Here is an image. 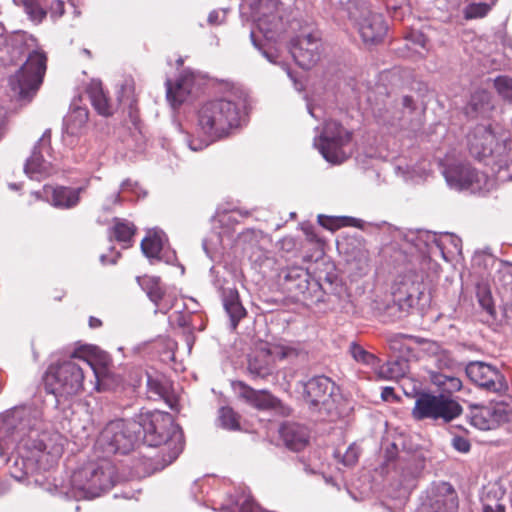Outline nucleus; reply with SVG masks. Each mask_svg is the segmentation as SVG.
Instances as JSON below:
<instances>
[{
  "label": "nucleus",
  "instance_id": "f257e3e1",
  "mask_svg": "<svg viewBox=\"0 0 512 512\" xmlns=\"http://www.w3.org/2000/svg\"><path fill=\"white\" fill-rule=\"evenodd\" d=\"M246 102L247 94L241 88L233 86L224 96L201 103L195 111V123L197 132L206 141L197 145L190 141L189 147L198 151L210 142L228 137L240 126L241 113Z\"/></svg>",
  "mask_w": 512,
  "mask_h": 512
},
{
  "label": "nucleus",
  "instance_id": "f03ea898",
  "mask_svg": "<svg viewBox=\"0 0 512 512\" xmlns=\"http://www.w3.org/2000/svg\"><path fill=\"white\" fill-rule=\"evenodd\" d=\"M94 347L81 346L74 350L69 360L51 364L43 377L45 389L57 398H69L78 395L84 390L86 369L93 372L95 388L101 391L103 379L92 366L87 357Z\"/></svg>",
  "mask_w": 512,
  "mask_h": 512
},
{
  "label": "nucleus",
  "instance_id": "7ed1b4c3",
  "mask_svg": "<svg viewBox=\"0 0 512 512\" xmlns=\"http://www.w3.org/2000/svg\"><path fill=\"white\" fill-rule=\"evenodd\" d=\"M139 425V433L143 431V440L149 446H161V452H168L167 464L172 463L182 452L183 443L180 435H171L172 419L168 413H150L141 417Z\"/></svg>",
  "mask_w": 512,
  "mask_h": 512
},
{
  "label": "nucleus",
  "instance_id": "20e7f679",
  "mask_svg": "<svg viewBox=\"0 0 512 512\" xmlns=\"http://www.w3.org/2000/svg\"><path fill=\"white\" fill-rule=\"evenodd\" d=\"M47 69V56L34 50L20 69L10 77L9 85L16 99L26 105L37 94Z\"/></svg>",
  "mask_w": 512,
  "mask_h": 512
},
{
  "label": "nucleus",
  "instance_id": "39448f33",
  "mask_svg": "<svg viewBox=\"0 0 512 512\" xmlns=\"http://www.w3.org/2000/svg\"><path fill=\"white\" fill-rule=\"evenodd\" d=\"M462 411L461 405L446 395L423 392L415 400L412 416L415 420L442 419L444 422H450Z\"/></svg>",
  "mask_w": 512,
  "mask_h": 512
},
{
  "label": "nucleus",
  "instance_id": "423d86ee",
  "mask_svg": "<svg viewBox=\"0 0 512 512\" xmlns=\"http://www.w3.org/2000/svg\"><path fill=\"white\" fill-rule=\"evenodd\" d=\"M139 439V425L130 420L109 422L100 434V442L108 453L126 454Z\"/></svg>",
  "mask_w": 512,
  "mask_h": 512
},
{
  "label": "nucleus",
  "instance_id": "0eeeda50",
  "mask_svg": "<svg viewBox=\"0 0 512 512\" xmlns=\"http://www.w3.org/2000/svg\"><path fill=\"white\" fill-rule=\"evenodd\" d=\"M352 137V131L347 130L341 123L334 120L326 121L319 136V151L328 162L343 163L347 159L343 148L351 142Z\"/></svg>",
  "mask_w": 512,
  "mask_h": 512
},
{
  "label": "nucleus",
  "instance_id": "6e6552de",
  "mask_svg": "<svg viewBox=\"0 0 512 512\" xmlns=\"http://www.w3.org/2000/svg\"><path fill=\"white\" fill-rule=\"evenodd\" d=\"M72 482L78 489L99 496L114 486V468L109 463H90L73 473Z\"/></svg>",
  "mask_w": 512,
  "mask_h": 512
},
{
  "label": "nucleus",
  "instance_id": "1a4fd4ad",
  "mask_svg": "<svg viewBox=\"0 0 512 512\" xmlns=\"http://www.w3.org/2000/svg\"><path fill=\"white\" fill-rule=\"evenodd\" d=\"M301 386L303 400L311 411L329 413L332 410L336 384L329 377L314 376Z\"/></svg>",
  "mask_w": 512,
  "mask_h": 512
},
{
  "label": "nucleus",
  "instance_id": "9d476101",
  "mask_svg": "<svg viewBox=\"0 0 512 512\" xmlns=\"http://www.w3.org/2000/svg\"><path fill=\"white\" fill-rule=\"evenodd\" d=\"M422 275L415 271H408L399 275L391 286L393 302L402 311H408L417 306L424 295Z\"/></svg>",
  "mask_w": 512,
  "mask_h": 512
},
{
  "label": "nucleus",
  "instance_id": "9b49d317",
  "mask_svg": "<svg viewBox=\"0 0 512 512\" xmlns=\"http://www.w3.org/2000/svg\"><path fill=\"white\" fill-rule=\"evenodd\" d=\"M508 140H498L494 132L486 126H477L468 135V149L479 161L490 158L492 162L507 151Z\"/></svg>",
  "mask_w": 512,
  "mask_h": 512
},
{
  "label": "nucleus",
  "instance_id": "f8f14e48",
  "mask_svg": "<svg viewBox=\"0 0 512 512\" xmlns=\"http://www.w3.org/2000/svg\"><path fill=\"white\" fill-rule=\"evenodd\" d=\"M137 283L146 293L149 300L155 306V313H168L177 302V295L174 290L166 287L161 282L160 277L156 276H138Z\"/></svg>",
  "mask_w": 512,
  "mask_h": 512
},
{
  "label": "nucleus",
  "instance_id": "ddd939ff",
  "mask_svg": "<svg viewBox=\"0 0 512 512\" xmlns=\"http://www.w3.org/2000/svg\"><path fill=\"white\" fill-rule=\"evenodd\" d=\"M275 355L280 359L297 357L299 351L291 346H276L273 349L266 345L255 350L248 361L249 372L260 378H266L272 373V356Z\"/></svg>",
  "mask_w": 512,
  "mask_h": 512
},
{
  "label": "nucleus",
  "instance_id": "4468645a",
  "mask_svg": "<svg viewBox=\"0 0 512 512\" xmlns=\"http://www.w3.org/2000/svg\"><path fill=\"white\" fill-rule=\"evenodd\" d=\"M466 374L471 381L487 391L500 393L507 389L503 375L489 364L472 362L466 367Z\"/></svg>",
  "mask_w": 512,
  "mask_h": 512
},
{
  "label": "nucleus",
  "instance_id": "2eb2a0df",
  "mask_svg": "<svg viewBox=\"0 0 512 512\" xmlns=\"http://www.w3.org/2000/svg\"><path fill=\"white\" fill-rule=\"evenodd\" d=\"M320 40L312 34L298 36L291 40L290 51L296 63L311 68L319 59Z\"/></svg>",
  "mask_w": 512,
  "mask_h": 512
},
{
  "label": "nucleus",
  "instance_id": "dca6fc26",
  "mask_svg": "<svg viewBox=\"0 0 512 512\" xmlns=\"http://www.w3.org/2000/svg\"><path fill=\"white\" fill-rule=\"evenodd\" d=\"M85 192L84 187L52 186L45 185L43 193L46 200L55 208L69 210L75 208L81 201V194Z\"/></svg>",
  "mask_w": 512,
  "mask_h": 512
},
{
  "label": "nucleus",
  "instance_id": "f3484780",
  "mask_svg": "<svg viewBox=\"0 0 512 512\" xmlns=\"http://www.w3.org/2000/svg\"><path fill=\"white\" fill-rule=\"evenodd\" d=\"M232 386L240 398L258 410L276 409L281 406L280 399L267 390H255L243 381H235Z\"/></svg>",
  "mask_w": 512,
  "mask_h": 512
},
{
  "label": "nucleus",
  "instance_id": "a211bd4d",
  "mask_svg": "<svg viewBox=\"0 0 512 512\" xmlns=\"http://www.w3.org/2000/svg\"><path fill=\"white\" fill-rule=\"evenodd\" d=\"M357 25L360 36L366 44L381 42L388 30L383 15L369 10L363 14Z\"/></svg>",
  "mask_w": 512,
  "mask_h": 512
},
{
  "label": "nucleus",
  "instance_id": "6ab92c4d",
  "mask_svg": "<svg viewBox=\"0 0 512 512\" xmlns=\"http://www.w3.org/2000/svg\"><path fill=\"white\" fill-rule=\"evenodd\" d=\"M283 274L286 289L298 298L307 299L311 297V285L317 283L311 282V275L307 269L301 266H290L281 271Z\"/></svg>",
  "mask_w": 512,
  "mask_h": 512
},
{
  "label": "nucleus",
  "instance_id": "aec40b11",
  "mask_svg": "<svg viewBox=\"0 0 512 512\" xmlns=\"http://www.w3.org/2000/svg\"><path fill=\"white\" fill-rule=\"evenodd\" d=\"M448 178L456 181L461 188L470 189L472 192H481L490 183L484 173L464 164L449 169Z\"/></svg>",
  "mask_w": 512,
  "mask_h": 512
},
{
  "label": "nucleus",
  "instance_id": "412c9836",
  "mask_svg": "<svg viewBox=\"0 0 512 512\" xmlns=\"http://www.w3.org/2000/svg\"><path fill=\"white\" fill-rule=\"evenodd\" d=\"M284 444L293 451L303 450L309 443V433L305 426L298 423L286 422L279 430Z\"/></svg>",
  "mask_w": 512,
  "mask_h": 512
},
{
  "label": "nucleus",
  "instance_id": "4be33fe9",
  "mask_svg": "<svg viewBox=\"0 0 512 512\" xmlns=\"http://www.w3.org/2000/svg\"><path fill=\"white\" fill-rule=\"evenodd\" d=\"M147 389L149 393L164 400L171 409H177L178 401L172 392L171 384L168 380L149 375L147 378Z\"/></svg>",
  "mask_w": 512,
  "mask_h": 512
},
{
  "label": "nucleus",
  "instance_id": "5701e85b",
  "mask_svg": "<svg viewBox=\"0 0 512 512\" xmlns=\"http://www.w3.org/2000/svg\"><path fill=\"white\" fill-rule=\"evenodd\" d=\"M136 226L125 219L114 218L113 226L110 228V237L122 244L124 248H129L133 244V238L136 234Z\"/></svg>",
  "mask_w": 512,
  "mask_h": 512
},
{
  "label": "nucleus",
  "instance_id": "b1692460",
  "mask_svg": "<svg viewBox=\"0 0 512 512\" xmlns=\"http://www.w3.org/2000/svg\"><path fill=\"white\" fill-rule=\"evenodd\" d=\"M86 93L91 101L92 106L100 115H111V106L103 90L101 82L91 81L86 88Z\"/></svg>",
  "mask_w": 512,
  "mask_h": 512
},
{
  "label": "nucleus",
  "instance_id": "393cba45",
  "mask_svg": "<svg viewBox=\"0 0 512 512\" xmlns=\"http://www.w3.org/2000/svg\"><path fill=\"white\" fill-rule=\"evenodd\" d=\"M430 378L431 382L439 388L441 394L448 397L460 391L463 386L460 378L443 372H434Z\"/></svg>",
  "mask_w": 512,
  "mask_h": 512
},
{
  "label": "nucleus",
  "instance_id": "a878e982",
  "mask_svg": "<svg viewBox=\"0 0 512 512\" xmlns=\"http://www.w3.org/2000/svg\"><path fill=\"white\" fill-rule=\"evenodd\" d=\"M24 169L30 177L37 178L49 176L52 172L51 164L43 158L42 153L36 150H33Z\"/></svg>",
  "mask_w": 512,
  "mask_h": 512
},
{
  "label": "nucleus",
  "instance_id": "bb28decb",
  "mask_svg": "<svg viewBox=\"0 0 512 512\" xmlns=\"http://www.w3.org/2000/svg\"><path fill=\"white\" fill-rule=\"evenodd\" d=\"M17 6L24 9L29 19L41 23L47 16V0H14Z\"/></svg>",
  "mask_w": 512,
  "mask_h": 512
},
{
  "label": "nucleus",
  "instance_id": "cd10ccee",
  "mask_svg": "<svg viewBox=\"0 0 512 512\" xmlns=\"http://www.w3.org/2000/svg\"><path fill=\"white\" fill-rule=\"evenodd\" d=\"M166 86L167 98L173 105L182 104L190 94V84L186 78L178 79L174 85L170 80H167Z\"/></svg>",
  "mask_w": 512,
  "mask_h": 512
},
{
  "label": "nucleus",
  "instance_id": "c85d7f7f",
  "mask_svg": "<svg viewBox=\"0 0 512 512\" xmlns=\"http://www.w3.org/2000/svg\"><path fill=\"white\" fill-rule=\"evenodd\" d=\"M497 169V178L500 181H512V148L510 141L507 142V151L497 157L493 162Z\"/></svg>",
  "mask_w": 512,
  "mask_h": 512
},
{
  "label": "nucleus",
  "instance_id": "c756f323",
  "mask_svg": "<svg viewBox=\"0 0 512 512\" xmlns=\"http://www.w3.org/2000/svg\"><path fill=\"white\" fill-rule=\"evenodd\" d=\"M162 248V239L155 232H149L141 241V250L148 258H159Z\"/></svg>",
  "mask_w": 512,
  "mask_h": 512
},
{
  "label": "nucleus",
  "instance_id": "7c9ffc66",
  "mask_svg": "<svg viewBox=\"0 0 512 512\" xmlns=\"http://www.w3.org/2000/svg\"><path fill=\"white\" fill-rule=\"evenodd\" d=\"M349 351L355 361L364 365L375 367L379 362L377 356L365 350L361 345L357 343H351Z\"/></svg>",
  "mask_w": 512,
  "mask_h": 512
},
{
  "label": "nucleus",
  "instance_id": "2f4dec72",
  "mask_svg": "<svg viewBox=\"0 0 512 512\" xmlns=\"http://www.w3.org/2000/svg\"><path fill=\"white\" fill-rule=\"evenodd\" d=\"M349 262L355 266L360 275L366 274L370 267V253L365 247L359 245Z\"/></svg>",
  "mask_w": 512,
  "mask_h": 512
},
{
  "label": "nucleus",
  "instance_id": "473e14b6",
  "mask_svg": "<svg viewBox=\"0 0 512 512\" xmlns=\"http://www.w3.org/2000/svg\"><path fill=\"white\" fill-rule=\"evenodd\" d=\"M219 420L221 426L228 430L240 429V415L231 407H222L219 410Z\"/></svg>",
  "mask_w": 512,
  "mask_h": 512
},
{
  "label": "nucleus",
  "instance_id": "72a5a7b5",
  "mask_svg": "<svg viewBox=\"0 0 512 512\" xmlns=\"http://www.w3.org/2000/svg\"><path fill=\"white\" fill-rule=\"evenodd\" d=\"M494 88L505 100L512 103V78L507 75H500L494 79Z\"/></svg>",
  "mask_w": 512,
  "mask_h": 512
},
{
  "label": "nucleus",
  "instance_id": "f704fd0d",
  "mask_svg": "<svg viewBox=\"0 0 512 512\" xmlns=\"http://www.w3.org/2000/svg\"><path fill=\"white\" fill-rule=\"evenodd\" d=\"M58 439H60V436L50 437L47 442H40L39 449L46 452L53 459L59 458L63 453V445L58 443Z\"/></svg>",
  "mask_w": 512,
  "mask_h": 512
},
{
  "label": "nucleus",
  "instance_id": "c9c22d12",
  "mask_svg": "<svg viewBox=\"0 0 512 512\" xmlns=\"http://www.w3.org/2000/svg\"><path fill=\"white\" fill-rule=\"evenodd\" d=\"M349 218L347 217H332L319 215L318 223L327 230L336 231L341 227L348 225Z\"/></svg>",
  "mask_w": 512,
  "mask_h": 512
},
{
  "label": "nucleus",
  "instance_id": "e433bc0d",
  "mask_svg": "<svg viewBox=\"0 0 512 512\" xmlns=\"http://www.w3.org/2000/svg\"><path fill=\"white\" fill-rule=\"evenodd\" d=\"M491 7L486 3H471L464 10L466 19H477L485 17L490 11Z\"/></svg>",
  "mask_w": 512,
  "mask_h": 512
},
{
  "label": "nucleus",
  "instance_id": "4c0bfd02",
  "mask_svg": "<svg viewBox=\"0 0 512 512\" xmlns=\"http://www.w3.org/2000/svg\"><path fill=\"white\" fill-rule=\"evenodd\" d=\"M225 311L230 317L232 329L236 330L240 320L246 316V310L241 301L231 304L225 308Z\"/></svg>",
  "mask_w": 512,
  "mask_h": 512
},
{
  "label": "nucleus",
  "instance_id": "58836bf2",
  "mask_svg": "<svg viewBox=\"0 0 512 512\" xmlns=\"http://www.w3.org/2000/svg\"><path fill=\"white\" fill-rule=\"evenodd\" d=\"M402 371L400 369V364L397 361L387 362L382 365L378 371V376L382 379H397L402 375Z\"/></svg>",
  "mask_w": 512,
  "mask_h": 512
},
{
  "label": "nucleus",
  "instance_id": "ea45409f",
  "mask_svg": "<svg viewBox=\"0 0 512 512\" xmlns=\"http://www.w3.org/2000/svg\"><path fill=\"white\" fill-rule=\"evenodd\" d=\"M489 102V94L485 90L476 91L470 100L469 106L474 112L482 109L483 105Z\"/></svg>",
  "mask_w": 512,
  "mask_h": 512
},
{
  "label": "nucleus",
  "instance_id": "a19ab883",
  "mask_svg": "<svg viewBox=\"0 0 512 512\" xmlns=\"http://www.w3.org/2000/svg\"><path fill=\"white\" fill-rule=\"evenodd\" d=\"M36 151H39L40 153L46 152L49 156L52 155L53 149L51 146V132L50 130L45 131L41 138L39 139L38 143L35 145L34 149Z\"/></svg>",
  "mask_w": 512,
  "mask_h": 512
},
{
  "label": "nucleus",
  "instance_id": "79ce46f5",
  "mask_svg": "<svg viewBox=\"0 0 512 512\" xmlns=\"http://www.w3.org/2000/svg\"><path fill=\"white\" fill-rule=\"evenodd\" d=\"M222 301L224 308L240 301L238 290L236 288H224L222 292Z\"/></svg>",
  "mask_w": 512,
  "mask_h": 512
},
{
  "label": "nucleus",
  "instance_id": "37998d69",
  "mask_svg": "<svg viewBox=\"0 0 512 512\" xmlns=\"http://www.w3.org/2000/svg\"><path fill=\"white\" fill-rule=\"evenodd\" d=\"M479 303L490 315L494 313V305L490 292L487 290H479L478 292Z\"/></svg>",
  "mask_w": 512,
  "mask_h": 512
},
{
  "label": "nucleus",
  "instance_id": "c03bdc74",
  "mask_svg": "<svg viewBox=\"0 0 512 512\" xmlns=\"http://www.w3.org/2000/svg\"><path fill=\"white\" fill-rule=\"evenodd\" d=\"M47 10L51 18L58 19L65 13V3L63 0H53Z\"/></svg>",
  "mask_w": 512,
  "mask_h": 512
},
{
  "label": "nucleus",
  "instance_id": "a18cd8bd",
  "mask_svg": "<svg viewBox=\"0 0 512 512\" xmlns=\"http://www.w3.org/2000/svg\"><path fill=\"white\" fill-rule=\"evenodd\" d=\"M485 415H490L489 409H483L478 414H474L472 424L482 430L490 429L488 422L484 419Z\"/></svg>",
  "mask_w": 512,
  "mask_h": 512
},
{
  "label": "nucleus",
  "instance_id": "49530a36",
  "mask_svg": "<svg viewBox=\"0 0 512 512\" xmlns=\"http://www.w3.org/2000/svg\"><path fill=\"white\" fill-rule=\"evenodd\" d=\"M413 339H415L413 336L404 335V334H395V335H392L388 339V342L392 349L401 351L403 342L406 340H413Z\"/></svg>",
  "mask_w": 512,
  "mask_h": 512
},
{
  "label": "nucleus",
  "instance_id": "de8ad7c7",
  "mask_svg": "<svg viewBox=\"0 0 512 512\" xmlns=\"http://www.w3.org/2000/svg\"><path fill=\"white\" fill-rule=\"evenodd\" d=\"M452 446L455 450L461 453H468L471 449V444L468 439L462 436H456L452 440Z\"/></svg>",
  "mask_w": 512,
  "mask_h": 512
},
{
  "label": "nucleus",
  "instance_id": "09e8293b",
  "mask_svg": "<svg viewBox=\"0 0 512 512\" xmlns=\"http://www.w3.org/2000/svg\"><path fill=\"white\" fill-rule=\"evenodd\" d=\"M358 452L354 447H349L342 458V463L345 466H354L358 461Z\"/></svg>",
  "mask_w": 512,
  "mask_h": 512
},
{
  "label": "nucleus",
  "instance_id": "8fccbe9b",
  "mask_svg": "<svg viewBox=\"0 0 512 512\" xmlns=\"http://www.w3.org/2000/svg\"><path fill=\"white\" fill-rule=\"evenodd\" d=\"M239 512H266L262 510L257 504L251 501H244L240 507Z\"/></svg>",
  "mask_w": 512,
  "mask_h": 512
},
{
  "label": "nucleus",
  "instance_id": "3c124183",
  "mask_svg": "<svg viewBox=\"0 0 512 512\" xmlns=\"http://www.w3.org/2000/svg\"><path fill=\"white\" fill-rule=\"evenodd\" d=\"M8 118L6 112L0 108V141L4 138L7 132Z\"/></svg>",
  "mask_w": 512,
  "mask_h": 512
},
{
  "label": "nucleus",
  "instance_id": "603ef678",
  "mask_svg": "<svg viewBox=\"0 0 512 512\" xmlns=\"http://www.w3.org/2000/svg\"><path fill=\"white\" fill-rule=\"evenodd\" d=\"M304 233L309 242H318L319 238L317 234L314 232L312 227H307L304 229Z\"/></svg>",
  "mask_w": 512,
  "mask_h": 512
},
{
  "label": "nucleus",
  "instance_id": "864d4df0",
  "mask_svg": "<svg viewBox=\"0 0 512 512\" xmlns=\"http://www.w3.org/2000/svg\"><path fill=\"white\" fill-rule=\"evenodd\" d=\"M381 397L385 401H388L391 398H396L394 389L392 387H384L381 393Z\"/></svg>",
  "mask_w": 512,
  "mask_h": 512
},
{
  "label": "nucleus",
  "instance_id": "5fc2aeb1",
  "mask_svg": "<svg viewBox=\"0 0 512 512\" xmlns=\"http://www.w3.org/2000/svg\"><path fill=\"white\" fill-rule=\"evenodd\" d=\"M102 326V321L94 316L89 318V327L92 329H96Z\"/></svg>",
  "mask_w": 512,
  "mask_h": 512
},
{
  "label": "nucleus",
  "instance_id": "6e6d98bb",
  "mask_svg": "<svg viewBox=\"0 0 512 512\" xmlns=\"http://www.w3.org/2000/svg\"><path fill=\"white\" fill-rule=\"evenodd\" d=\"M417 44H419L421 47L425 48L426 44H427V38L424 35L420 34L418 36Z\"/></svg>",
  "mask_w": 512,
  "mask_h": 512
},
{
  "label": "nucleus",
  "instance_id": "4d7b16f0",
  "mask_svg": "<svg viewBox=\"0 0 512 512\" xmlns=\"http://www.w3.org/2000/svg\"><path fill=\"white\" fill-rule=\"evenodd\" d=\"M484 512H505V511L502 506L498 505L496 509H493L491 507H485Z\"/></svg>",
  "mask_w": 512,
  "mask_h": 512
},
{
  "label": "nucleus",
  "instance_id": "13d9d810",
  "mask_svg": "<svg viewBox=\"0 0 512 512\" xmlns=\"http://www.w3.org/2000/svg\"><path fill=\"white\" fill-rule=\"evenodd\" d=\"M6 492V486L4 482L0 480V495L4 494Z\"/></svg>",
  "mask_w": 512,
  "mask_h": 512
},
{
  "label": "nucleus",
  "instance_id": "bf43d9fd",
  "mask_svg": "<svg viewBox=\"0 0 512 512\" xmlns=\"http://www.w3.org/2000/svg\"><path fill=\"white\" fill-rule=\"evenodd\" d=\"M403 100L406 106L410 105V103L412 102V98L409 96H405Z\"/></svg>",
  "mask_w": 512,
  "mask_h": 512
},
{
  "label": "nucleus",
  "instance_id": "052dcab7",
  "mask_svg": "<svg viewBox=\"0 0 512 512\" xmlns=\"http://www.w3.org/2000/svg\"><path fill=\"white\" fill-rule=\"evenodd\" d=\"M83 53H84L87 57H91V52H90L88 49H83Z\"/></svg>",
  "mask_w": 512,
  "mask_h": 512
},
{
  "label": "nucleus",
  "instance_id": "680f3d73",
  "mask_svg": "<svg viewBox=\"0 0 512 512\" xmlns=\"http://www.w3.org/2000/svg\"><path fill=\"white\" fill-rule=\"evenodd\" d=\"M130 117L133 119V122H135L137 115L134 114L132 111L130 112Z\"/></svg>",
  "mask_w": 512,
  "mask_h": 512
},
{
  "label": "nucleus",
  "instance_id": "e2e57ef3",
  "mask_svg": "<svg viewBox=\"0 0 512 512\" xmlns=\"http://www.w3.org/2000/svg\"><path fill=\"white\" fill-rule=\"evenodd\" d=\"M102 263H105V256H101Z\"/></svg>",
  "mask_w": 512,
  "mask_h": 512
},
{
  "label": "nucleus",
  "instance_id": "0e129e2a",
  "mask_svg": "<svg viewBox=\"0 0 512 512\" xmlns=\"http://www.w3.org/2000/svg\"><path fill=\"white\" fill-rule=\"evenodd\" d=\"M35 196H36V198H37V199H39V198H40V196H39V194H38V193H35Z\"/></svg>",
  "mask_w": 512,
  "mask_h": 512
}]
</instances>
